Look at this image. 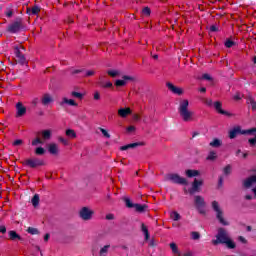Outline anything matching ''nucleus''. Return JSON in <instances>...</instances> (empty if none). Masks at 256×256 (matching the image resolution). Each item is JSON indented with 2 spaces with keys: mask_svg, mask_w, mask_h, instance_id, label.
Masks as SVG:
<instances>
[{
  "mask_svg": "<svg viewBox=\"0 0 256 256\" xmlns=\"http://www.w3.org/2000/svg\"><path fill=\"white\" fill-rule=\"evenodd\" d=\"M178 113L184 121V123H189L193 121V111L189 110V100L184 99L180 101V104L178 106Z\"/></svg>",
  "mask_w": 256,
  "mask_h": 256,
  "instance_id": "f257e3e1",
  "label": "nucleus"
},
{
  "mask_svg": "<svg viewBox=\"0 0 256 256\" xmlns=\"http://www.w3.org/2000/svg\"><path fill=\"white\" fill-rule=\"evenodd\" d=\"M212 209L214 212H216V219L219 221V223L221 225L228 226L229 222L223 217V209H221L219 202L216 200L212 201Z\"/></svg>",
  "mask_w": 256,
  "mask_h": 256,
  "instance_id": "f03ea898",
  "label": "nucleus"
},
{
  "mask_svg": "<svg viewBox=\"0 0 256 256\" xmlns=\"http://www.w3.org/2000/svg\"><path fill=\"white\" fill-rule=\"evenodd\" d=\"M167 181H170V183H174V185H189V181H187V178L182 177L178 173H170L166 176Z\"/></svg>",
  "mask_w": 256,
  "mask_h": 256,
  "instance_id": "7ed1b4c3",
  "label": "nucleus"
},
{
  "mask_svg": "<svg viewBox=\"0 0 256 256\" xmlns=\"http://www.w3.org/2000/svg\"><path fill=\"white\" fill-rule=\"evenodd\" d=\"M228 239H229V235L227 234V230H225V228H219L218 233L216 234V239L212 240V244L225 245Z\"/></svg>",
  "mask_w": 256,
  "mask_h": 256,
  "instance_id": "20e7f679",
  "label": "nucleus"
},
{
  "mask_svg": "<svg viewBox=\"0 0 256 256\" xmlns=\"http://www.w3.org/2000/svg\"><path fill=\"white\" fill-rule=\"evenodd\" d=\"M251 133H256V128L242 130L241 126H235L229 131V139H235L237 135H251Z\"/></svg>",
  "mask_w": 256,
  "mask_h": 256,
  "instance_id": "39448f33",
  "label": "nucleus"
},
{
  "mask_svg": "<svg viewBox=\"0 0 256 256\" xmlns=\"http://www.w3.org/2000/svg\"><path fill=\"white\" fill-rule=\"evenodd\" d=\"M194 205L197 209V211L200 213V215H205L207 212L205 211V207L207 206V203H205V198L201 195L194 196Z\"/></svg>",
  "mask_w": 256,
  "mask_h": 256,
  "instance_id": "423d86ee",
  "label": "nucleus"
},
{
  "mask_svg": "<svg viewBox=\"0 0 256 256\" xmlns=\"http://www.w3.org/2000/svg\"><path fill=\"white\" fill-rule=\"evenodd\" d=\"M22 165L30 167L31 169H36V167H43L45 161L41 158H29L22 162Z\"/></svg>",
  "mask_w": 256,
  "mask_h": 256,
  "instance_id": "0eeeda50",
  "label": "nucleus"
},
{
  "mask_svg": "<svg viewBox=\"0 0 256 256\" xmlns=\"http://www.w3.org/2000/svg\"><path fill=\"white\" fill-rule=\"evenodd\" d=\"M23 29V20L21 18H17L16 21L12 22L10 25H8L6 31L8 33H19Z\"/></svg>",
  "mask_w": 256,
  "mask_h": 256,
  "instance_id": "6e6552de",
  "label": "nucleus"
},
{
  "mask_svg": "<svg viewBox=\"0 0 256 256\" xmlns=\"http://www.w3.org/2000/svg\"><path fill=\"white\" fill-rule=\"evenodd\" d=\"M95 215V211L91 210L89 207H82L79 211V217L82 221H91Z\"/></svg>",
  "mask_w": 256,
  "mask_h": 256,
  "instance_id": "1a4fd4ad",
  "label": "nucleus"
},
{
  "mask_svg": "<svg viewBox=\"0 0 256 256\" xmlns=\"http://www.w3.org/2000/svg\"><path fill=\"white\" fill-rule=\"evenodd\" d=\"M40 101L43 107H49L51 103H54L55 99H53V95H51L50 93H45L42 95Z\"/></svg>",
  "mask_w": 256,
  "mask_h": 256,
  "instance_id": "9d476101",
  "label": "nucleus"
},
{
  "mask_svg": "<svg viewBox=\"0 0 256 256\" xmlns=\"http://www.w3.org/2000/svg\"><path fill=\"white\" fill-rule=\"evenodd\" d=\"M15 56H16V63H19V65H27V59L25 58V55L21 53V50H19V47H15Z\"/></svg>",
  "mask_w": 256,
  "mask_h": 256,
  "instance_id": "9b49d317",
  "label": "nucleus"
},
{
  "mask_svg": "<svg viewBox=\"0 0 256 256\" xmlns=\"http://www.w3.org/2000/svg\"><path fill=\"white\" fill-rule=\"evenodd\" d=\"M214 108L220 115H226V117H233V114L223 110V104L220 101L214 102Z\"/></svg>",
  "mask_w": 256,
  "mask_h": 256,
  "instance_id": "f8f14e48",
  "label": "nucleus"
},
{
  "mask_svg": "<svg viewBox=\"0 0 256 256\" xmlns=\"http://www.w3.org/2000/svg\"><path fill=\"white\" fill-rule=\"evenodd\" d=\"M243 186L246 189H251V187H256V175H252L243 182Z\"/></svg>",
  "mask_w": 256,
  "mask_h": 256,
  "instance_id": "ddd939ff",
  "label": "nucleus"
},
{
  "mask_svg": "<svg viewBox=\"0 0 256 256\" xmlns=\"http://www.w3.org/2000/svg\"><path fill=\"white\" fill-rule=\"evenodd\" d=\"M27 113V107L22 102L16 104V117H23Z\"/></svg>",
  "mask_w": 256,
  "mask_h": 256,
  "instance_id": "4468645a",
  "label": "nucleus"
},
{
  "mask_svg": "<svg viewBox=\"0 0 256 256\" xmlns=\"http://www.w3.org/2000/svg\"><path fill=\"white\" fill-rule=\"evenodd\" d=\"M203 185V180H197V178L194 179L192 183V188L189 190L190 195H193L194 193H197L199 191V188Z\"/></svg>",
  "mask_w": 256,
  "mask_h": 256,
  "instance_id": "2eb2a0df",
  "label": "nucleus"
},
{
  "mask_svg": "<svg viewBox=\"0 0 256 256\" xmlns=\"http://www.w3.org/2000/svg\"><path fill=\"white\" fill-rule=\"evenodd\" d=\"M143 145H145V143L143 142H135V143L127 144V145L121 146L120 151H128V149H135V147H143Z\"/></svg>",
  "mask_w": 256,
  "mask_h": 256,
  "instance_id": "dca6fc26",
  "label": "nucleus"
},
{
  "mask_svg": "<svg viewBox=\"0 0 256 256\" xmlns=\"http://www.w3.org/2000/svg\"><path fill=\"white\" fill-rule=\"evenodd\" d=\"M166 87H168L169 91H172V93H174L175 95H183V89L176 87L171 82H168L166 84Z\"/></svg>",
  "mask_w": 256,
  "mask_h": 256,
  "instance_id": "f3484780",
  "label": "nucleus"
},
{
  "mask_svg": "<svg viewBox=\"0 0 256 256\" xmlns=\"http://www.w3.org/2000/svg\"><path fill=\"white\" fill-rule=\"evenodd\" d=\"M131 113H133V111H131V108H129V107L118 109V115L122 119H125L126 117H129V115H131Z\"/></svg>",
  "mask_w": 256,
  "mask_h": 256,
  "instance_id": "a211bd4d",
  "label": "nucleus"
},
{
  "mask_svg": "<svg viewBox=\"0 0 256 256\" xmlns=\"http://www.w3.org/2000/svg\"><path fill=\"white\" fill-rule=\"evenodd\" d=\"M48 152L50 155H59V146L56 143H50L48 145Z\"/></svg>",
  "mask_w": 256,
  "mask_h": 256,
  "instance_id": "6ab92c4d",
  "label": "nucleus"
},
{
  "mask_svg": "<svg viewBox=\"0 0 256 256\" xmlns=\"http://www.w3.org/2000/svg\"><path fill=\"white\" fill-rule=\"evenodd\" d=\"M70 105V107H77L79 104L75 102L73 99H67L63 98L61 102H59L60 107H63V105Z\"/></svg>",
  "mask_w": 256,
  "mask_h": 256,
  "instance_id": "aec40b11",
  "label": "nucleus"
},
{
  "mask_svg": "<svg viewBox=\"0 0 256 256\" xmlns=\"http://www.w3.org/2000/svg\"><path fill=\"white\" fill-rule=\"evenodd\" d=\"M8 235H9L10 241H17V239L18 241H23V238L21 237V235H19L15 230L9 231Z\"/></svg>",
  "mask_w": 256,
  "mask_h": 256,
  "instance_id": "412c9836",
  "label": "nucleus"
},
{
  "mask_svg": "<svg viewBox=\"0 0 256 256\" xmlns=\"http://www.w3.org/2000/svg\"><path fill=\"white\" fill-rule=\"evenodd\" d=\"M134 209L137 213H145L147 212V209H149V206L147 204H135Z\"/></svg>",
  "mask_w": 256,
  "mask_h": 256,
  "instance_id": "4be33fe9",
  "label": "nucleus"
},
{
  "mask_svg": "<svg viewBox=\"0 0 256 256\" xmlns=\"http://www.w3.org/2000/svg\"><path fill=\"white\" fill-rule=\"evenodd\" d=\"M185 175L189 178L199 177V175H201V172H199V170L188 169L185 171Z\"/></svg>",
  "mask_w": 256,
  "mask_h": 256,
  "instance_id": "5701e85b",
  "label": "nucleus"
},
{
  "mask_svg": "<svg viewBox=\"0 0 256 256\" xmlns=\"http://www.w3.org/2000/svg\"><path fill=\"white\" fill-rule=\"evenodd\" d=\"M210 147H214V149H218V147H221V145H223V142L218 139V138H214L210 143H209Z\"/></svg>",
  "mask_w": 256,
  "mask_h": 256,
  "instance_id": "b1692460",
  "label": "nucleus"
},
{
  "mask_svg": "<svg viewBox=\"0 0 256 256\" xmlns=\"http://www.w3.org/2000/svg\"><path fill=\"white\" fill-rule=\"evenodd\" d=\"M13 13H15V10L13 9V5H9L8 7H6L4 11V15H6L8 19H11V17H13Z\"/></svg>",
  "mask_w": 256,
  "mask_h": 256,
  "instance_id": "393cba45",
  "label": "nucleus"
},
{
  "mask_svg": "<svg viewBox=\"0 0 256 256\" xmlns=\"http://www.w3.org/2000/svg\"><path fill=\"white\" fill-rule=\"evenodd\" d=\"M41 11L39 6H33L32 8H27L28 15H38Z\"/></svg>",
  "mask_w": 256,
  "mask_h": 256,
  "instance_id": "a878e982",
  "label": "nucleus"
},
{
  "mask_svg": "<svg viewBox=\"0 0 256 256\" xmlns=\"http://www.w3.org/2000/svg\"><path fill=\"white\" fill-rule=\"evenodd\" d=\"M170 249L174 255L181 256V252H179V247L175 242L170 243Z\"/></svg>",
  "mask_w": 256,
  "mask_h": 256,
  "instance_id": "bb28decb",
  "label": "nucleus"
},
{
  "mask_svg": "<svg viewBox=\"0 0 256 256\" xmlns=\"http://www.w3.org/2000/svg\"><path fill=\"white\" fill-rule=\"evenodd\" d=\"M43 141H49L51 139V130H43L41 132Z\"/></svg>",
  "mask_w": 256,
  "mask_h": 256,
  "instance_id": "cd10ccee",
  "label": "nucleus"
},
{
  "mask_svg": "<svg viewBox=\"0 0 256 256\" xmlns=\"http://www.w3.org/2000/svg\"><path fill=\"white\" fill-rule=\"evenodd\" d=\"M224 245H226V247L228 249H235V247H237V245L235 244V242L231 238H228V240H226Z\"/></svg>",
  "mask_w": 256,
  "mask_h": 256,
  "instance_id": "c85d7f7f",
  "label": "nucleus"
},
{
  "mask_svg": "<svg viewBox=\"0 0 256 256\" xmlns=\"http://www.w3.org/2000/svg\"><path fill=\"white\" fill-rule=\"evenodd\" d=\"M109 249H111V245H105L104 247H102L99 251V255L100 256H105L107 255V253H109Z\"/></svg>",
  "mask_w": 256,
  "mask_h": 256,
  "instance_id": "c756f323",
  "label": "nucleus"
},
{
  "mask_svg": "<svg viewBox=\"0 0 256 256\" xmlns=\"http://www.w3.org/2000/svg\"><path fill=\"white\" fill-rule=\"evenodd\" d=\"M247 104L251 105L252 111H256V101L253 97L250 96L247 98Z\"/></svg>",
  "mask_w": 256,
  "mask_h": 256,
  "instance_id": "7c9ffc66",
  "label": "nucleus"
},
{
  "mask_svg": "<svg viewBox=\"0 0 256 256\" xmlns=\"http://www.w3.org/2000/svg\"><path fill=\"white\" fill-rule=\"evenodd\" d=\"M170 218L172 219V221H179L181 219V214H179V212L177 211H173L170 214Z\"/></svg>",
  "mask_w": 256,
  "mask_h": 256,
  "instance_id": "2f4dec72",
  "label": "nucleus"
},
{
  "mask_svg": "<svg viewBox=\"0 0 256 256\" xmlns=\"http://www.w3.org/2000/svg\"><path fill=\"white\" fill-rule=\"evenodd\" d=\"M142 232L144 233L145 241H149V229L145 224L141 225Z\"/></svg>",
  "mask_w": 256,
  "mask_h": 256,
  "instance_id": "473e14b6",
  "label": "nucleus"
},
{
  "mask_svg": "<svg viewBox=\"0 0 256 256\" xmlns=\"http://www.w3.org/2000/svg\"><path fill=\"white\" fill-rule=\"evenodd\" d=\"M39 201H40L39 194H35L31 200L33 207H38Z\"/></svg>",
  "mask_w": 256,
  "mask_h": 256,
  "instance_id": "72a5a7b5",
  "label": "nucleus"
},
{
  "mask_svg": "<svg viewBox=\"0 0 256 256\" xmlns=\"http://www.w3.org/2000/svg\"><path fill=\"white\" fill-rule=\"evenodd\" d=\"M206 159L207 161H215V159H217V153L215 151H210Z\"/></svg>",
  "mask_w": 256,
  "mask_h": 256,
  "instance_id": "f704fd0d",
  "label": "nucleus"
},
{
  "mask_svg": "<svg viewBox=\"0 0 256 256\" xmlns=\"http://www.w3.org/2000/svg\"><path fill=\"white\" fill-rule=\"evenodd\" d=\"M107 75L115 78V77H119V75H121V72H119V70H108Z\"/></svg>",
  "mask_w": 256,
  "mask_h": 256,
  "instance_id": "c9c22d12",
  "label": "nucleus"
},
{
  "mask_svg": "<svg viewBox=\"0 0 256 256\" xmlns=\"http://www.w3.org/2000/svg\"><path fill=\"white\" fill-rule=\"evenodd\" d=\"M66 136L70 137L71 139H75V137H77V133H75V130L73 129H67Z\"/></svg>",
  "mask_w": 256,
  "mask_h": 256,
  "instance_id": "e433bc0d",
  "label": "nucleus"
},
{
  "mask_svg": "<svg viewBox=\"0 0 256 256\" xmlns=\"http://www.w3.org/2000/svg\"><path fill=\"white\" fill-rule=\"evenodd\" d=\"M34 153H35V155L41 156V155H45V153H47V151L43 147H38L34 150Z\"/></svg>",
  "mask_w": 256,
  "mask_h": 256,
  "instance_id": "4c0bfd02",
  "label": "nucleus"
},
{
  "mask_svg": "<svg viewBox=\"0 0 256 256\" xmlns=\"http://www.w3.org/2000/svg\"><path fill=\"white\" fill-rule=\"evenodd\" d=\"M26 231L30 235H39V229H37V228L28 227Z\"/></svg>",
  "mask_w": 256,
  "mask_h": 256,
  "instance_id": "58836bf2",
  "label": "nucleus"
},
{
  "mask_svg": "<svg viewBox=\"0 0 256 256\" xmlns=\"http://www.w3.org/2000/svg\"><path fill=\"white\" fill-rule=\"evenodd\" d=\"M124 202L128 209H133L135 207V203L131 202V199H129V198H125Z\"/></svg>",
  "mask_w": 256,
  "mask_h": 256,
  "instance_id": "ea45409f",
  "label": "nucleus"
},
{
  "mask_svg": "<svg viewBox=\"0 0 256 256\" xmlns=\"http://www.w3.org/2000/svg\"><path fill=\"white\" fill-rule=\"evenodd\" d=\"M45 143L41 138L37 137L36 139L32 140V146L37 147V145H43Z\"/></svg>",
  "mask_w": 256,
  "mask_h": 256,
  "instance_id": "a19ab883",
  "label": "nucleus"
},
{
  "mask_svg": "<svg viewBox=\"0 0 256 256\" xmlns=\"http://www.w3.org/2000/svg\"><path fill=\"white\" fill-rule=\"evenodd\" d=\"M225 47H227V49H231V47H233L235 45V41L231 40V39H227L224 43Z\"/></svg>",
  "mask_w": 256,
  "mask_h": 256,
  "instance_id": "79ce46f5",
  "label": "nucleus"
},
{
  "mask_svg": "<svg viewBox=\"0 0 256 256\" xmlns=\"http://www.w3.org/2000/svg\"><path fill=\"white\" fill-rule=\"evenodd\" d=\"M71 96L75 97L76 99H80V100L83 99V93H81V92L72 91Z\"/></svg>",
  "mask_w": 256,
  "mask_h": 256,
  "instance_id": "37998d69",
  "label": "nucleus"
},
{
  "mask_svg": "<svg viewBox=\"0 0 256 256\" xmlns=\"http://www.w3.org/2000/svg\"><path fill=\"white\" fill-rule=\"evenodd\" d=\"M125 85H127V82L125 80H116L115 81V86L116 87H125Z\"/></svg>",
  "mask_w": 256,
  "mask_h": 256,
  "instance_id": "c03bdc74",
  "label": "nucleus"
},
{
  "mask_svg": "<svg viewBox=\"0 0 256 256\" xmlns=\"http://www.w3.org/2000/svg\"><path fill=\"white\" fill-rule=\"evenodd\" d=\"M99 130L101 131L102 135L106 137V139H111V134H109L105 128H99Z\"/></svg>",
  "mask_w": 256,
  "mask_h": 256,
  "instance_id": "a18cd8bd",
  "label": "nucleus"
},
{
  "mask_svg": "<svg viewBox=\"0 0 256 256\" xmlns=\"http://www.w3.org/2000/svg\"><path fill=\"white\" fill-rule=\"evenodd\" d=\"M224 175H231V164H228L226 167L223 168Z\"/></svg>",
  "mask_w": 256,
  "mask_h": 256,
  "instance_id": "49530a36",
  "label": "nucleus"
},
{
  "mask_svg": "<svg viewBox=\"0 0 256 256\" xmlns=\"http://www.w3.org/2000/svg\"><path fill=\"white\" fill-rule=\"evenodd\" d=\"M142 13H143V15H145L146 17H149V15H151V8H149V7H144V8L142 9Z\"/></svg>",
  "mask_w": 256,
  "mask_h": 256,
  "instance_id": "de8ad7c7",
  "label": "nucleus"
},
{
  "mask_svg": "<svg viewBox=\"0 0 256 256\" xmlns=\"http://www.w3.org/2000/svg\"><path fill=\"white\" fill-rule=\"evenodd\" d=\"M191 237L194 241H197V240L201 239V234H199V232H192Z\"/></svg>",
  "mask_w": 256,
  "mask_h": 256,
  "instance_id": "09e8293b",
  "label": "nucleus"
},
{
  "mask_svg": "<svg viewBox=\"0 0 256 256\" xmlns=\"http://www.w3.org/2000/svg\"><path fill=\"white\" fill-rule=\"evenodd\" d=\"M123 81L127 83V81H135V78L132 76L124 75L122 76Z\"/></svg>",
  "mask_w": 256,
  "mask_h": 256,
  "instance_id": "8fccbe9b",
  "label": "nucleus"
},
{
  "mask_svg": "<svg viewBox=\"0 0 256 256\" xmlns=\"http://www.w3.org/2000/svg\"><path fill=\"white\" fill-rule=\"evenodd\" d=\"M238 241H239L240 243H242L243 245H247V243H249V242L245 239V237H243V236H239V237H238Z\"/></svg>",
  "mask_w": 256,
  "mask_h": 256,
  "instance_id": "3c124183",
  "label": "nucleus"
},
{
  "mask_svg": "<svg viewBox=\"0 0 256 256\" xmlns=\"http://www.w3.org/2000/svg\"><path fill=\"white\" fill-rule=\"evenodd\" d=\"M93 75H95V71L87 70L84 77H93Z\"/></svg>",
  "mask_w": 256,
  "mask_h": 256,
  "instance_id": "603ef678",
  "label": "nucleus"
},
{
  "mask_svg": "<svg viewBox=\"0 0 256 256\" xmlns=\"http://www.w3.org/2000/svg\"><path fill=\"white\" fill-rule=\"evenodd\" d=\"M209 30L211 31V33H217V31H219V28L217 27V25H212L210 26Z\"/></svg>",
  "mask_w": 256,
  "mask_h": 256,
  "instance_id": "864d4df0",
  "label": "nucleus"
},
{
  "mask_svg": "<svg viewBox=\"0 0 256 256\" xmlns=\"http://www.w3.org/2000/svg\"><path fill=\"white\" fill-rule=\"evenodd\" d=\"M58 141H60V143H62L63 145H69V141L63 137H59Z\"/></svg>",
  "mask_w": 256,
  "mask_h": 256,
  "instance_id": "5fc2aeb1",
  "label": "nucleus"
},
{
  "mask_svg": "<svg viewBox=\"0 0 256 256\" xmlns=\"http://www.w3.org/2000/svg\"><path fill=\"white\" fill-rule=\"evenodd\" d=\"M202 79H205L206 81H213V78L209 74H203Z\"/></svg>",
  "mask_w": 256,
  "mask_h": 256,
  "instance_id": "6e6d98bb",
  "label": "nucleus"
},
{
  "mask_svg": "<svg viewBox=\"0 0 256 256\" xmlns=\"http://www.w3.org/2000/svg\"><path fill=\"white\" fill-rule=\"evenodd\" d=\"M14 147H17L19 145H23V140L17 139L13 142Z\"/></svg>",
  "mask_w": 256,
  "mask_h": 256,
  "instance_id": "4d7b16f0",
  "label": "nucleus"
},
{
  "mask_svg": "<svg viewBox=\"0 0 256 256\" xmlns=\"http://www.w3.org/2000/svg\"><path fill=\"white\" fill-rule=\"evenodd\" d=\"M102 87H104L106 89H111V87H113V83L112 82H107L106 84H102Z\"/></svg>",
  "mask_w": 256,
  "mask_h": 256,
  "instance_id": "13d9d810",
  "label": "nucleus"
},
{
  "mask_svg": "<svg viewBox=\"0 0 256 256\" xmlns=\"http://www.w3.org/2000/svg\"><path fill=\"white\" fill-rule=\"evenodd\" d=\"M83 71H84L83 69H76V70H72L71 74L72 75H78V73H83Z\"/></svg>",
  "mask_w": 256,
  "mask_h": 256,
  "instance_id": "bf43d9fd",
  "label": "nucleus"
},
{
  "mask_svg": "<svg viewBox=\"0 0 256 256\" xmlns=\"http://www.w3.org/2000/svg\"><path fill=\"white\" fill-rule=\"evenodd\" d=\"M106 219H107V221H113V219H115V215L114 214H107L106 215Z\"/></svg>",
  "mask_w": 256,
  "mask_h": 256,
  "instance_id": "052dcab7",
  "label": "nucleus"
},
{
  "mask_svg": "<svg viewBox=\"0 0 256 256\" xmlns=\"http://www.w3.org/2000/svg\"><path fill=\"white\" fill-rule=\"evenodd\" d=\"M0 233H2L3 235H5V233H7V227H5V225L0 226Z\"/></svg>",
  "mask_w": 256,
  "mask_h": 256,
  "instance_id": "680f3d73",
  "label": "nucleus"
},
{
  "mask_svg": "<svg viewBox=\"0 0 256 256\" xmlns=\"http://www.w3.org/2000/svg\"><path fill=\"white\" fill-rule=\"evenodd\" d=\"M218 187L219 188L223 187V176H219L218 178Z\"/></svg>",
  "mask_w": 256,
  "mask_h": 256,
  "instance_id": "e2e57ef3",
  "label": "nucleus"
},
{
  "mask_svg": "<svg viewBox=\"0 0 256 256\" xmlns=\"http://www.w3.org/2000/svg\"><path fill=\"white\" fill-rule=\"evenodd\" d=\"M32 105H33L34 107H37V105H39V98H34V99L32 100Z\"/></svg>",
  "mask_w": 256,
  "mask_h": 256,
  "instance_id": "0e129e2a",
  "label": "nucleus"
},
{
  "mask_svg": "<svg viewBox=\"0 0 256 256\" xmlns=\"http://www.w3.org/2000/svg\"><path fill=\"white\" fill-rule=\"evenodd\" d=\"M94 99H95V101H99V99H101V94H99V92H95Z\"/></svg>",
  "mask_w": 256,
  "mask_h": 256,
  "instance_id": "69168bd1",
  "label": "nucleus"
},
{
  "mask_svg": "<svg viewBox=\"0 0 256 256\" xmlns=\"http://www.w3.org/2000/svg\"><path fill=\"white\" fill-rule=\"evenodd\" d=\"M127 131H128V133H131V132L135 131L134 126H129V127L127 128Z\"/></svg>",
  "mask_w": 256,
  "mask_h": 256,
  "instance_id": "338daca9",
  "label": "nucleus"
},
{
  "mask_svg": "<svg viewBox=\"0 0 256 256\" xmlns=\"http://www.w3.org/2000/svg\"><path fill=\"white\" fill-rule=\"evenodd\" d=\"M182 256H193V252L188 251V252L184 253Z\"/></svg>",
  "mask_w": 256,
  "mask_h": 256,
  "instance_id": "774afa93",
  "label": "nucleus"
}]
</instances>
